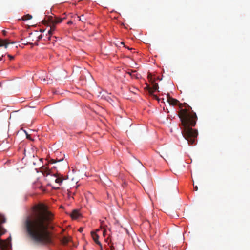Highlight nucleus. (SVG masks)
Wrapping results in <instances>:
<instances>
[{"label":"nucleus","mask_w":250,"mask_h":250,"mask_svg":"<svg viewBox=\"0 0 250 250\" xmlns=\"http://www.w3.org/2000/svg\"><path fill=\"white\" fill-rule=\"evenodd\" d=\"M77 18L78 19L79 21H80L83 22H85L87 21L86 18L84 17V15H82L80 16H77Z\"/></svg>","instance_id":"13"},{"label":"nucleus","mask_w":250,"mask_h":250,"mask_svg":"<svg viewBox=\"0 0 250 250\" xmlns=\"http://www.w3.org/2000/svg\"><path fill=\"white\" fill-rule=\"evenodd\" d=\"M132 78L139 79L141 77V75L137 73L136 70H131L127 72Z\"/></svg>","instance_id":"6"},{"label":"nucleus","mask_w":250,"mask_h":250,"mask_svg":"<svg viewBox=\"0 0 250 250\" xmlns=\"http://www.w3.org/2000/svg\"><path fill=\"white\" fill-rule=\"evenodd\" d=\"M42 172L44 174H46L47 175L50 174V170L45 166L42 167Z\"/></svg>","instance_id":"12"},{"label":"nucleus","mask_w":250,"mask_h":250,"mask_svg":"<svg viewBox=\"0 0 250 250\" xmlns=\"http://www.w3.org/2000/svg\"><path fill=\"white\" fill-rule=\"evenodd\" d=\"M55 189H59V187L54 188Z\"/></svg>","instance_id":"26"},{"label":"nucleus","mask_w":250,"mask_h":250,"mask_svg":"<svg viewBox=\"0 0 250 250\" xmlns=\"http://www.w3.org/2000/svg\"><path fill=\"white\" fill-rule=\"evenodd\" d=\"M8 57H9V59L10 60H13L14 58V57L13 56H12L11 55H8Z\"/></svg>","instance_id":"19"},{"label":"nucleus","mask_w":250,"mask_h":250,"mask_svg":"<svg viewBox=\"0 0 250 250\" xmlns=\"http://www.w3.org/2000/svg\"><path fill=\"white\" fill-rule=\"evenodd\" d=\"M63 159V158L59 159V160H58L57 159H51L49 161V163H50V164H54V163H56L57 162H61V161H62Z\"/></svg>","instance_id":"16"},{"label":"nucleus","mask_w":250,"mask_h":250,"mask_svg":"<svg viewBox=\"0 0 250 250\" xmlns=\"http://www.w3.org/2000/svg\"><path fill=\"white\" fill-rule=\"evenodd\" d=\"M6 33H7V32L5 30L2 31V34L4 36H5L6 35Z\"/></svg>","instance_id":"20"},{"label":"nucleus","mask_w":250,"mask_h":250,"mask_svg":"<svg viewBox=\"0 0 250 250\" xmlns=\"http://www.w3.org/2000/svg\"><path fill=\"white\" fill-rule=\"evenodd\" d=\"M72 22L71 21H69L68 22V24H72Z\"/></svg>","instance_id":"24"},{"label":"nucleus","mask_w":250,"mask_h":250,"mask_svg":"<svg viewBox=\"0 0 250 250\" xmlns=\"http://www.w3.org/2000/svg\"><path fill=\"white\" fill-rule=\"evenodd\" d=\"M128 49H130V50H132V48H129V47L128 48Z\"/></svg>","instance_id":"28"},{"label":"nucleus","mask_w":250,"mask_h":250,"mask_svg":"<svg viewBox=\"0 0 250 250\" xmlns=\"http://www.w3.org/2000/svg\"><path fill=\"white\" fill-rule=\"evenodd\" d=\"M121 43L122 44H124V43L123 42H121Z\"/></svg>","instance_id":"27"},{"label":"nucleus","mask_w":250,"mask_h":250,"mask_svg":"<svg viewBox=\"0 0 250 250\" xmlns=\"http://www.w3.org/2000/svg\"><path fill=\"white\" fill-rule=\"evenodd\" d=\"M0 60H1V58H0Z\"/></svg>","instance_id":"32"},{"label":"nucleus","mask_w":250,"mask_h":250,"mask_svg":"<svg viewBox=\"0 0 250 250\" xmlns=\"http://www.w3.org/2000/svg\"><path fill=\"white\" fill-rule=\"evenodd\" d=\"M194 189L195 191H197L198 190V187L197 186H194Z\"/></svg>","instance_id":"21"},{"label":"nucleus","mask_w":250,"mask_h":250,"mask_svg":"<svg viewBox=\"0 0 250 250\" xmlns=\"http://www.w3.org/2000/svg\"><path fill=\"white\" fill-rule=\"evenodd\" d=\"M64 18H60L58 17H55L54 18L52 16L49 17V20L51 23H53L55 25L59 23H61L63 20Z\"/></svg>","instance_id":"4"},{"label":"nucleus","mask_w":250,"mask_h":250,"mask_svg":"<svg viewBox=\"0 0 250 250\" xmlns=\"http://www.w3.org/2000/svg\"><path fill=\"white\" fill-rule=\"evenodd\" d=\"M105 230H104V232H103V235H104H104H105Z\"/></svg>","instance_id":"25"},{"label":"nucleus","mask_w":250,"mask_h":250,"mask_svg":"<svg viewBox=\"0 0 250 250\" xmlns=\"http://www.w3.org/2000/svg\"><path fill=\"white\" fill-rule=\"evenodd\" d=\"M110 249H111V250H113L114 249V247L112 246L110 247Z\"/></svg>","instance_id":"23"},{"label":"nucleus","mask_w":250,"mask_h":250,"mask_svg":"<svg viewBox=\"0 0 250 250\" xmlns=\"http://www.w3.org/2000/svg\"><path fill=\"white\" fill-rule=\"evenodd\" d=\"M50 28L48 31V34L49 36H48V37H47V38L48 40H50L51 35L53 34V33L55 31V29H56L55 25L53 23H50Z\"/></svg>","instance_id":"8"},{"label":"nucleus","mask_w":250,"mask_h":250,"mask_svg":"<svg viewBox=\"0 0 250 250\" xmlns=\"http://www.w3.org/2000/svg\"><path fill=\"white\" fill-rule=\"evenodd\" d=\"M91 236L94 241L100 246H102L101 243L99 241V236L96 233V232L92 231L91 232Z\"/></svg>","instance_id":"9"},{"label":"nucleus","mask_w":250,"mask_h":250,"mask_svg":"<svg viewBox=\"0 0 250 250\" xmlns=\"http://www.w3.org/2000/svg\"><path fill=\"white\" fill-rule=\"evenodd\" d=\"M0 60H1V58H0Z\"/></svg>","instance_id":"30"},{"label":"nucleus","mask_w":250,"mask_h":250,"mask_svg":"<svg viewBox=\"0 0 250 250\" xmlns=\"http://www.w3.org/2000/svg\"><path fill=\"white\" fill-rule=\"evenodd\" d=\"M14 43V42H9L8 40H2L0 39V47L4 46V47L6 48L8 44Z\"/></svg>","instance_id":"10"},{"label":"nucleus","mask_w":250,"mask_h":250,"mask_svg":"<svg viewBox=\"0 0 250 250\" xmlns=\"http://www.w3.org/2000/svg\"><path fill=\"white\" fill-rule=\"evenodd\" d=\"M32 18V16L30 14H26L22 17V20L23 21L29 20Z\"/></svg>","instance_id":"14"},{"label":"nucleus","mask_w":250,"mask_h":250,"mask_svg":"<svg viewBox=\"0 0 250 250\" xmlns=\"http://www.w3.org/2000/svg\"><path fill=\"white\" fill-rule=\"evenodd\" d=\"M53 214L43 204H39L33 208L32 214L26 217L24 225L26 232L33 242L44 245L51 243L50 233L48 230L51 226Z\"/></svg>","instance_id":"1"},{"label":"nucleus","mask_w":250,"mask_h":250,"mask_svg":"<svg viewBox=\"0 0 250 250\" xmlns=\"http://www.w3.org/2000/svg\"><path fill=\"white\" fill-rule=\"evenodd\" d=\"M69 241V239L66 237H64L61 240L62 243L64 245H66L68 243Z\"/></svg>","instance_id":"15"},{"label":"nucleus","mask_w":250,"mask_h":250,"mask_svg":"<svg viewBox=\"0 0 250 250\" xmlns=\"http://www.w3.org/2000/svg\"><path fill=\"white\" fill-rule=\"evenodd\" d=\"M83 228H79V231L80 232H82L83 231Z\"/></svg>","instance_id":"22"},{"label":"nucleus","mask_w":250,"mask_h":250,"mask_svg":"<svg viewBox=\"0 0 250 250\" xmlns=\"http://www.w3.org/2000/svg\"><path fill=\"white\" fill-rule=\"evenodd\" d=\"M54 177L56 178L55 179V183L58 184L59 185H61L63 181L64 180L63 177L61 174H54Z\"/></svg>","instance_id":"5"},{"label":"nucleus","mask_w":250,"mask_h":250,"mask_svg":"<svg viewBox=\"0 0 250 250\" xmlns=\"http://www.w3.org/2000/svg\"><path fill=\"white\" fill-rule=\"evenodd\" d=\"M80 215V213L77 210H74L72 213L71 214V217L72 218L76 219H77Z\"/></svg>","instance_id":"11"},{"label":"nucleus","mask_w":250,"mask_h":250,"mask_svg":"<svg viewBox=\"0 0 250 250\" xmlns=\"http://www.w3.org/2000/svg\"><path fill=\"white\" fill-rule=\"evenodd\" d=\"M167 99L170 105L178 104L180 108L178 117L181 121V133L188 144L193 145L198 135L197 131L192 128L196 124L197 116L196 113L192 110L191 107L187 103H179L177 100L171 97L169 94H167Z\"/></svg>","instance_id":"2"},{"label":"nucleus","mask_w":250,"mask_h":250,"mask_svg":"<svg viewBox=\"0 0 250 250\" xmlns=\"http://www.w3.org/2000/svg\"><path fill=\"white\" fill-rule=\"evenodd\" d=\"M5 221L6 219L4 216L2 214L0 213V225L5 223ZM5 232V229L2 227L1 225H0V236L4 234ZM9 246L10 245L8 243L0 240V247L1 249L4 250H7L9 249Z\"/></svg>","instance_id":"3"},{"label":"nucleus","mask_w":250,"mask_h":250,"mask_svg":"<svg viewBox=\"0 0 250 250\" xmlns=\"http://www.w3.org/2000/svg\"><path fill=\"white\" fill-rule=\"evenodd\" d=\"M0 60H1V58H0Z\"/></svg>","instance_id":"31"},{"label":"nucleus","mask_w":250,"mask_h":250,"mask_svg":"<svg viewBox=\"0 0 250 250\" xmlns=\"http://www.w3.org/2000/svg\"><path fill=\"white\" fill-rule=\"evenodd\" d=\"M43 36L41 34L40 35H39L38 37H37V41H39L42 38Z\"/></svg>","instance_id":"18"},{"label":"nucleus","mask_w":250,"mask_h":250,"mask_svg":"<svg viewBox=\"0 0 250 250\" xmlns=\"http://www.w3.org/2000/svg\"><path fill=\"white\" fill-rule=\"evenodd\" d=\"M106 100L112 104V102H113V100L109 96L106 98Z\"/></svg>","instance_id":"17"},{"label":"nucleus","mask_w":250,"mask_h":250,"mask_svg":"<svg viewBox=\"0 0 250 250\" xmlns=\"http://www.w3.org/2000/svg\"><path fill=\"white\" fill-rule=\"evenodd\" d=\"M2 84L0 83V87L1 86Z\"/></svg>","instance_id":"29"},{"label":"nucleus","mask_w":250,"mask_h":250,"mask_svg":"<svg viewBox=\"0 0 250 250\" xmlns=\"http://www.w3.org/2000/svg\"><path fill=\"white\" fill-rule=\"evenodd\" d=\"M148 91L150 94H152L153 92L158 90L159 88L158 84L157 83H153L152 87H147Z\"/></svg>","instance_id":"7"}]
</instances>
